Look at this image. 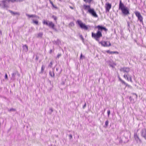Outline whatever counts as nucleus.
Segmentation results:
<instances>
[{
  "mask_svg": "<svg viewBox=\"0 0 146 146\" xmlns=\"http://www.w3.org/2000/svg\"><path fill=\"white\" fill-rule=\"evenodd\" d=\"M98 28V31L97 33H95L93 32L92 33V37L94 38L95 39V40L97 41H98V38L100 37H101L102 36L101 33L100 31V30H104L105 31H107V29L101 26H98L97 27Z\"/></svg>",
  "mask_w": 146,
  "mask_h": 146,
  "instance_id": "1",
  "label": "nucleus"
},
{
  "mask_svg": "<svg viewBox=\"0 0 146 146\" xmlns=\"http://www.w3.org/2000/svg\"><path fill=\"white\" fill-rule=\"evenodd\" d=\"M83 9L88 10V12L94 17H98V15L96 14V12L95 11L94 9H90V6L87 5H84L82 8V9Z\"/></svg>",
  "mask_w": 146,
  "mask_h": 146,
  "instance_id": "2",
  "label": "nucleus"
},
{
  "mask_svg": "<svg viewBox=\"0 0 146 146\" xmlns=\"http://www.w3.org/2000/svg\"><path fill=\"white\" fill-rule=\"evenodd\" d=\"M119 9L122 11V12L125 15L129 14V11L127 8L125 7L124 5L121 3V1H120Z\"/></svg>",
  "mask_w": 146,
  "mask_h": 146,
  "instance_id": "3",
  "label": "nucleus"
},
{
  "mask_svg": "<svg viewBox=\"0 0 146 146\" xmlns=\"http://www.w3.org/2000/svg\"><path fill=\"white\" fill-rule=\"evenodd\" d=\"M77 22L82 29L87 30H88V26L86 25L85 24H84L80 20H78Z\"/></svg>",
  "mask_w": 146,
  "mask_h": 146,
  "instance_id": "4",
  "label": "nucleus"
},
{
  "mask_svg": "<svg viewBox=\"0 0 146 146\" xmlns=\"http://www.w3.org/2000/svg\"><path fill=\"white\" fill-rule=\"evenodd\" d=\"M10 1H11V0H3L0 3V6L2 7H7V4Z\"/></svg>",
  "mask_w": 146,
  "mask_h": 146,
  "instance_id": "5",
  "label": "nucleus"
},
{
  "mask_svg": "<svg viewBox=\"0 0 146 146\" xmlns=\"http://www.w3.org/2000/svg\"><path fill=\"white\" fill-rule=\"evenodd\" d=\"M135 13L136 16L137 17L138 20L141 22H143V17L141 14L138 11H135Z\"/></svg>",
  "mask_w": 146,
  "mask_h": 146,
  "instance_id": "6",
  "label": "nucleus"
},
{
  "mask_svg": "<svg viewBox=\"0 0 146 146\" xmlns=\"http://www.w3.org/2000/svg\"><path fill=\"white\" fill-rule=\"evenodd\" d=\"M100 43H101L102 45L104 46H108L111 45V44L110 43V42L108 41L102 42H100Z\"/></svg>",
  "mask_w": 146,
  "mask_h": 146,
  "instance_id": "7",
  "label": "nucleus"
},
{
  "mask_svg": "<svg viewBox=\"0 0 146 146\" xmlns=\"http://www.w3.org/2000/svg\"><path fill=\"white\" fill-rule=\"evenodd\" d=\"M111 7V5L110 3H108L106 4V8L107 12H109Z\"/></svg>",
  "mask_w": 146,
  "mask_h": 146,
  "instance_id": "8",
  "label": "nucleus"
},
{
  "mask_svg": "<svg viewBox=\"0 0 146 146\" xmlns=\"http://www.w3.org/2000/svg\"><path fill=\"white\" fill-rule=\"evenodd\" d=\"M141 135L145 139H146V129H144L142 130Z\"/></svg>",
  "mask_w": 146,
  "mask_h": 146,
  "instance_id": "9",
  "label": "nucleus"
},
{
  "mask_svg": "<svg viewBox=\"0 0 146 146\" xmlns=\"http://www.w3.org/2000/svg\"><path fill=\"white\" fill-rule=\"evenodd\" d=\"M48 26L50 27H51L52 29H55L54 27L55 25L52 22L48 21Z\"/></svg>",
  "mask_w": 146,
  "mask_h": 146,
  "instance_id": "10",
  "label": "nucleus"
},
{
  "mask_svg": "<svg viewBox=\"0 0 146 146\" xmlns=\"http://www.w3.org/2000/svg\"><path fill=\"white\" fill-rule=\"evenodd\" d=\"M120 71L124 72H128L129 71V68H124L121 69Z\"/></svg>",
  "mask_w": 146,
  "mask_h": 146,
  "instance_id": "11",
  "label": "nucleus"
},
{
  "mask_svg": "<svg viewBox=\"0 0 146 146\" xmlns=\"http://www.w3.org/2000/svg\"><path fill=\"white\" fill-rule=\"evenodd\" d=\"M27 15L29 17H33V18H37L38 19H39V17H38L36 16L35 15Z\"/></svg>",
  "mask_w": 146,
  "mask_h": 146,
  "instance_id": "12",
  "label": "nucleus"
},
{
  "mask_svg": "<svg viewBox=\"0 0 146 146\" xmlns=\"http://www.w3.org/2000/svg\"><path fill=\"white\" fill-rule=\"evenodd\" d=\"M32 21H33V23L35 24L36 25H38V21L36 20L35 19H32Z\"/></svg>",
  "mask_w": 146,
  "mask_h": 146,
  "instance_id": "13",
  "label": "nucleus"
},
{
  "mask_svg": "<svg viewBox=\"0 0 146 146\" xmlns=\"http://www.w3.org/2000/svg\"><path fill=\"white\" fill-rule=\"evenodd\" d=\"M134 137L135 139L137 141L138 140L140 141V139H139L137 135L136 134H135L134 135Z\"/></svg>",
  "mask_w": 146,
  "mask_h": 146,
  "instance_id": "14",
  "label": "nucleus"
},
{
  "mask_svg": "<svg viewBox=\"0 0 146 146\" xmlns=\"http://www.w3.org/2000/svg\"><path fill=\"white\" fill-rule=\"evenodd\" d=\"M43 24L44 25H48V22H47V21H46L45 20H44L43 21Z\"/></svg>",
  "mask_w": 146,
  "mask_h": 146,
  "instance_id": "15",
  "label": "nucleus"
},
{
  "mask_svg": "<svg viewBox=\"0 0 146 146\" xmlns=\"http://www.w3.org/2000/svg\"><path fill=\"white\" fill-rule=\"evenodd\" d=\"M43 35V34L42 33H39L38 34V38L41 37Z\"/></svg>",
  "mask_w": 146,
  "mask_h": 146,
  "instance_id": "16",
  "label": "nucleus"
},
{
  "mask_svg": "<svg viewBox=\"0 0 146 146\" xmlns=\"http://www.w3.org/2000/svg\"><path fill=\"white\" fill-rule=\"evenodd\" d=\"M92 0H84V1L86 3H90Z\"/></svg>",
  "mask_w": 146,
  "mask_h": 146,
  "instance_id": "17",
  "label": "nucleus"
},
{
  "mask_svg": "<svg viewBox=\"0 0 146 146\" xmlns=\"http://www.w3.org/2000/svg\"><path fill=\"white\" fill-rule=\"evenodd\" d=\"M23 48L26 51H27L28 50V46L27 45H25L23 46Z\"/></svg>",
  "mask_w": 146,
  "mask_h": 146,
  "instance_id": "18",
  "label": "nucleus"
},
{
  "mask_svg": "<svg viewBox=\"0 0 146 146\" xmlns=\"http://www.w3.org/2000/svg\"><path fill=\"white\" fill-rule=\"evenodd\" d=\"M50 75L52 77L54 76V73L53 72H50L49 73Z\"/></svg>",
  "mask_w": 146,
  "mask_h": 146,
  "instance_id": "19",
  "label": "nucleus"
},
{
  "mask_svg": "<svg viewBox=\"0 0 146 146\" xmlns=\"http://www.w3.org/2000/svg\"><path fill=\"white\" fill-rule=\"evenodd\" d=\"M9 11L13 15L18 14V13L17 12H13V11Z\"/></svg>",
  "mask_w": 146,
  "mask_h": 146,
  "instance_id": "20",
  "label": "nucleus"
},
{
  "mask_svg": "<svg viewBox=\"0 0 146 146\" xmlns=\"http://www.w3.org/2000/svg\"><path fill=\"white\" fill-rule=\"evenodd\" d=\"M9 111L10 112L15 111H16V110L13 108H11L9 110Z\"/></svg>",
  "mask_w": 146,
  "mask_h": 146,
  "instance_id": "21",
  "label": "nucleus"
},
{
  "mask_svg": "<svg viewBox=\"0 0 146 146\" xmlns=\"http://www.w3.org/2000/svg\"><path fill=\"white\" fill-rule=\"evenodd\" d=\"M45 68V66L44 65H42V68H41L42 71H43L44 70Z\"/></svg>",
  "mask_w": 146,
  "mask_h": 146,
  "instance_id": "22",
  "label": "nucleus"
},
{
  "mask_svg": "<svg viewBox=\"0 0 146 146\" xmlns=\"http://www.w3.org/2000/svg\"><path fill=\"white\" fill-rule=\"evenodd\" d=\"M23 0H11V1L12 2H14L16 1H22Z\"/></svg>",
  "mask_w": 146,
  "mask_h": 146,
  "instance_id": "23",
  "label": "nucleus"
},
{
  "mask_svg": "<svg viewBox=\"0 0 146 146\" xmlns=\"http://www.w3.org/2000/svg\"><path fill=\"white\" fill-rule=\"evenodd\" d=\"M108 120H107L106 122V126H107L108 125Z\"/></svg>",
  "mask_w": 146,
  "mask_h": 146,
  "instance_id": "24",
  "label": "nucleus"
},
{
  "mask_svg": "<svg viewBox=\"0 0 146 146\" xmlns=\"http://www.w3.org/2000/svg\"><path fill=\"white\" fill-rule=\"evenodd\" d=\"M53 63L52 62H51L50 64L49 65V66H50V67H51L52 65V64Z\"/></svg>",
  "mask_w": 146,
  "mask_h": 146,
  "instance_id": "25",
  "label": "nucleus"
},
{
  "mask_svg": "<svg viewBox=\"0 0 146 146\" xmlns=\"http://www.w3.org/2000/svg\"><path fill=\"white\" fill-rule=\"evenodd\" d=\"M118 53V52H110V54H114V53Z\"/></svg>",
  "mask_w": 146,
  "mask_h": 146,
  "instance_id": "26",
  "label": "nucleus"
},
{
  "mask_svg": "<svg viewBox=\"0 0 146 146\" xmlns=\"http://www.w3.org/2000/svg\"><path fill=\"white\" fill-rule=\"evenodd\" d=\"M61 54H58V55H57V57L58 58H59L60 56H61Z\"/></svg>",
  "mask_w": 146,
  "mask_h": 146,
  "instance_id": "27",
  "label": "nucleus"
},
{
  "mask_svg": "<svg viewBox=\"0 0 146 146\" xmlns=\"http://www.w3.org/2000/svg\"><path fill=\"white\" fill-rule=\"evenodd\" d=\"M15 74H14V73H13L12 74V77L14 78V77L15 76Z\"/></svg>",
  "mask_w": 146,
  "mask_h": 146,
  "instance_id": "28",
  "label": "nucleus"
},
{
  "mask_svg": "<svg viewBox=\"0 0 146 146\" xmlns=\"http://www.w3.org/2000/svg\"><path fill=\"white\" fill-rule=\"evenodd\" d=\"M124 78H126V77L127 78V80H128V77H127V75H124Z\"/></svg>",
  "mask_w": 146,
  "mask_h": 146,
  "instance_id": "29",
  "label": "nucleus"
},
{
  "mask_svg": "<svg viewBox=\"0 0 146 146\" xmlns=\"http://www.w3.org/2000/svg\"><path fill=\"white\" fill-rule=\"evenodd\" d=\"M110 110H108V115L109 116V115L110 114Z\"/></svg>",
  "mask_w": 146,
  "mask_h": 146,
  "instance_id": "30",
  "label": "nucleus"
},
{
  "mask_svg": "<svg viewBox=\"0 0 146 146\" xmlns=\"http://www.w3.org/2000/svg\"><path fill=\"white\" fill-rule=\"evenodd\" d=\"M8 78L7 76V74H6L5 76V79H7Z\"/></svg>",
  "mask_w": 146,
  "mask_h": 146,
  "instance_id": "31",
  "label": "nucleus"
},
{
  "mask_svg": "<svg viewBox=\"0 0 146 146\" xmlns=\"http://www.w3.org/2000/svg\"><path fill=\"white\" fill-rule=\"evenodd\" d=\"M123 82L124 84H125L126 85V86H128V85L127 84H126V83L125 82H124L123 81Z\"/></svg>",
  "mask_w": 146,
  "mask_h": 146,
  "instance_id": "32",
  "label": "nucleus"
},
{
  "mask_svg": "<svg viewBox=\"0 0 146 146\" xmlns=\"http://www.w3.org/2000/svg\"><path fill=\"white\" fill-rule=\"evenodd\" d=\"M72 25H74V24L72 23H71L70 24V25L72 26Z\"/></svg>",
  "mask_w": 146,
  "mask_h": 146,
  "instance_id": "33",
  "label": "nucleus"
},
{
  "mask_svg": "<svg viewBox=\"0 0 146 146\" xmlns=\"http://www.w3.org/2000/svg\"><path fill=\"white\" fill-rule=\"evenodd\" d=\"M110 52H111V51H110V50H108L107 51V52L108 53H110Z\"/></svg>",
  "mask_w": 146,
  "mask_h": 146,
  "instance_id": "34",
  "label": "nucleus"
},
{
  "mask_svg": "<svg viewBox=\"0 0 146 146\" xmlns=\"http://www.w3.org/2000/svg\"><path fill=\"white\" fill-rule=\"evenodd\" d=\"M54 19L55 20H56L57 19V18L56 17H54Z\"/></svg>",
  "mask_w": 146,
  "mask_h": 146,
  "instance_id": "35",
  "label": "nucleus"
},
{
  "mask_svg": "<svg viewBox=\"0 0 146 146\" xmlns=\"http://www.w3.org/2000/svg\"><path fill=\"white\" fill-rule=\"evenodd\" d=\"M50 3L52 5L53 4L52 2L51 1H50Z\"/></svg>",
  "mask_w": 146,
  "mask_h": 146,
  "instance_id": "36",
  "label": "nucleus"
},
{
  "mask_svg": "<svg viewBox=\"0 0 146 146\" xmlns=\"http://www.w3.org/2000/svg\"><path fill=\"white\" fill-rule=\"evenodd\" d=\"M50 110L51 111V112H52L53 111V110L51 108L50 109Z\"/></svg>",
  "mask_w": 146,
  "mask_h": 146,
  "instance_id": "37",
  "label": "nucleus"
},
{
  "mask_svg": "<svg viewBox=\"0 0 146 146\" xmlns=\"http://www.w3.org/2000/svg\"><path fill=\"white\" fill-rule=\"evenodd\" d=\"M52 52V50H50V53H51Z\"/></svg>",
  "mask_w": 146,
  "mask_h": 146,
  "instance_id": "38",
  "label": "nucleus"
},
{
  "mask_svg": "<svg viewBox=\"0 0 146 146\" xmlns=\"http://www.w3.org/2000/svg\"><path fill=\"white\" fill-rule=\"evenodd\" d=\"M70 8L72 9H73V8L72 7H70Z\"/></svg>",
  "mask_w": 146,
  "mask_h": 146,
  "instance_id": "39",
  "label": "nucleus"
},
{
  "mask_svg": "<svg viewBox=\"0 0 146 146\" xmlns=\"http://www.w3.org/2000/svg\"><path fill=\"white\" fill-rule=\"evenodd\" d=\"M86 106V104H85L83 108H84V107H85V106Z\"/></svg>",
  "mask_w": 146,
  "mask_h": 146,
  "instance_id": "40",
  "label": "nucleus"
},
{
  "mask_svg": "<svg viewBox=\"0 0 146 146\" xmlns=\"http://www.w3.org/2000/svg\"><path fill=\"white\" fill-rule=\"evenodd\" d=\"M53 7L55 8H57V7L55 5Z\"/></svg>",
  "mask_w": 146,
  "mask_h": 146,
  "instance_id": "41",
  "label": "nucleus"
},
{
  "mask_svg": "<svg viewBox=\"0 0 146 146\" xmlns=\"http://www.w3.org/2000/svg\"><path fill=\"white\" fill-rule=\"evenodd\" d=\"M82 56V55L81 54V55L80 58H81Z\"/></svg>",
  "mask_w": 146,
  "mask_h": 146,
  "instance_id": "42",
  "label": "nucleus"
},
{
  "mask_svg": "<svg viewBox=\"0 0 146 146\" xmlns=\"http://www.w3.org/2000/svg\"><path fill=\"white\" fill-rule=\"evenodd\" d=\"M52 6L54 7V5L53 4H52Z\"/></svg>",
  "mask_w": 146,
  "mask_h": 146,
  "instance_id": "43",
  "label": "nucleus"
},
{
  "mask_svg": "<svg viewBox=\"0 0 146 146\" xmlns=\"http://www.w3.org/2000/svg\"><path fill=\"white\" fill-rule=\"evenodd\" d=\"M52 6L54 7V5L53 4H52Z\"/></svg>",
  "mask_w": 146,
  "mask_h": 146,
  "instance_id": "44",
  "label": "nucleus"
},
{
  "mask_svg": "<svg viewBox=\"0 0 146 146\" xmlns=\"http://www.w3.org/2000/svg\"><path fill=\"white\" fill-rule=\"evenodd\" d=\"M130 81L132 82V80L131 78H130Z\"/></svg>",
  "mask_w": 146,
  "mask_h": 146,
  "instance_id": "45",
  "label": "nucleus"
},
{
  "mask_svg": "<svg viewBox=\"0 0 146 146\" xmlns=\"http://www.w3.org/2000/svg\"><path fill=\"white\" fill-rule=\"evenodd\" d=\"M128 86L129 87H130V86L128 85Z\"/></svg>",
  "mask_w": 146,
  "mask_h": 146,
  "instance_id": "46",
  "label": "nucleus"
},
{
  "mask_svg": "<svg viewBox=\"0 0 146 146\" xmlns=\"http://www.w3.org/2000/svg\"><path fill=\"white\" fill-rule=\"evenodd\" d=\"M72 137V135H71V136H70V137Z\"/></svg>",
  "mask_w": 146,
  "mask_h": 146,
  "instance_id": "47",
  "label": "nucleus"
}]
</instances>
